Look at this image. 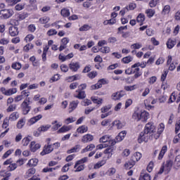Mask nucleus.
<instances>
[{"instance_id":"obj_53","label":"nucleus","mask_w":180,"mask_h":180,"mask_svg":"<svg viewBox=\"0 0 180 180\" xmlns=\"http://www.w3.org/2000/svg\"><path fill=\"white\" fill-rule=\"evenodd\" d=\"M15 11H22L25 9V4H18L15 6Z\"/></svg>"},{"instance_id":"obj_41","label":"nucleus","mask_w":180,"mask_h":180,"mask_svg":"<svg viewBox=\"0 0 180 180\" xmlns=\"http://www.w3.org/2000/svg\"><path fill=\"white\" fill-rule=\"evenodd\" d=\"M32 139H30V136L24 138L22 140V146H24V147H26L27 146H29V143H30Z\"/></svg>"},{"instance_id":"obj_49","label":"nucleus","mask_w":180,"mask_h":180,"mask_svg":"<svg viewBox=\"0 0 180 180\" xmlns=\"http://www.w3.org/2000/svg\"><path fill=\"white\" fill-rule=\"evenodd\" d=\"M18 168V164L11 163L7 168L8 171H15V169Z\"/></svg>"},{"instance_id":"obj_31","label":"nucleus","mask_w":180,"mask_h":180,"mask_svg":"<svg viewBox=\"0 0 180 180\" xmlns=\"http://www.w3.org/2000/svg\"><path fill=\"white\" fill-rule=\"evenodd\" d=\"M173 162L171 160H169L166 161V164L165 168L167 169V171H171V168H172Z\"/></svg>"},{"instance_id":"obj_39","label":"nucleus","mask_w":180,"mask_h":180,"mask_svg":"<svg viewBox=\"0 0 180 180\" xmlns=\"http://www.w3.org/2000/svg\"><path fill=\"white\" fill-rule=\"evenodd\" d=\"M175 44H176V42L175 41L172 39H169L167 42V49H172V47H174Z\"/></svg>"},{"instance_id":"obj_19","label":"nucleus","mask_w":180,"mask_h":180,"mask_svg":"<svg viewBox=\"0 0 180 180\" xmlns=\"http://www.w3.org/2000/svg\"><path fill=\"white\" fill-rule=\"evenodd\" d=\"M136 165V162L134 160L130 159V160L124 164V167L126 169H131V168H133Z\"/></svg>"},{"instance_id":"obj_6","label":"nucleus","mask_w":180,"mask_h":180,"mask_svg":"<svg viewBox=\"0 0 180 180\" xmlns=\"http://www.w3.org/2000/svg\"><path fill=\"white\" fill-rule=\"evenodd\" d=\"M20 106L22 115H27L32 109V107L26 101L22 102Z\"/></svg>"},{"instance_id":"obj_45","label":"nucleus","mask_w":180,"mask_h":180,"mask_svg":"<svg viewBox=\"0 0 180 180\" xmlns=\"http://www.w3.org/2000/svg\"><path fill=\"white\" fill-rule=\"evenodd\" d=\"M39 22L42 25H44L46 23H49V22H50V18L49 17H46V16L42 17V18H39Z\"/></svg>"},{"instance_id":"obj_20","label":"nucleus","mask_w":180,"mask_h":180,"mask_svg":"<svg viewBox=\"0 0 180 180\" xmlns=\"http://www.w3.org/2000/svg\"><path fill=\"white\" fill-rule=\"evenodd\" d=\"M78 103H79V101L78 100L73 101L70 103V109H72V110L69 111L70 113H71L72 110H75V109H77V107L78 106Z\"/></svg>"},{"instance_id":"obj_35","label":"nucleus","mask_w":180,"mask_h":180,"mask_svg":"<svg viewBox=\"0 0 180 180\" xmlns=\"http://www.w3.org/2000/svg\"><path fill=\"white\" fill-rule=\"evenodd\" d=\"M17 119H19V115L18 112H14L10 115L8 120H17Z\"/></svg>"},{"instance_id":"obj_9","label":"nucleus","mask_w":180,"mask_h":180,"mask_svg":"<svg viewBox=\"0 0 180 180\" xmlns=\"http://www.w3.org/2000/svg\"><path fill=\"white\" fill-rule=\"evenodd\" d=\"M70 43V39L67 37H64L61 39L60 46L59 47V51H63L65 49H67V44Z\"/></svg>"},{"instance_id":"obj_54","label":"nucleus","mask_w":180,"mask_h":180,"mask_svg":"<svg viewBox=\"0 0 180 180\" xmlns=\"http://www.w3.org/2000/svg\"><path fill=\"white\" fill-rule=\"evenodd\" d=\"M101 53H108L110 52V48L109 46H103L101 48Z\"/></svg>"},{"instance_id":"obj_24","label":"nucleus","mask_w":180,"mask_h":180,"mask_svg":"<svg viewBox=\"0 0 180 180\" xmlns=\"http://www.w3.org/2000/svg\"><path fill=\"white\" fill-rule=\"evenodd\" d=\"M136 20H137L138 23H141L140 26H141V25H143V22H144V20H146V15H144V14H143V13H140L137 16Z\"/></svg>"},{"instance_id":"obj_32","label":"nucleus","mask_w":180,"mask_h":180,"mask_svg":"<svg viewBox=\"0 0 180 180\" xmlns=\"http://www.w3.org/2000/svg\"><path fill=\"white\" fill-rule=\"evenodd\" d=\"M34 174H36V169L31 168L27 171L26 176L27 178H30V176H32V175H34Z\"/></svg>"},{"instance_id":"obj_14","label":"nucleus","mask_w":180,"mask_h":180,"mask_svg":"<svg viewBox=\"0 0 180 180\" xmlns=\"http://www.w3.org/2000/svg\"><path fill=\"white\" fill-rule=\"evenodd\" d=\"M110 141H115L114 139L112 140V136L110 135H104L100 139V143H109L110 144Z\"/></svg>"},{"instance_id":"obj_15","label":"nucleus","mask_w":180,"mask_h":180,"mask_svg":"<svg viewBox=\"0 0 180 180\" xmlns=\"http://www.w3.org/2000/svg\"><path fill=\"white\" fill-rule=\"evenodd\" d=\"M41 117H43V115H38L35 117H32L29 120V125L32 126V124H34V123H37V122H39V120H40V119H41Z\"/></svg>"},{"instance_id":"obj_58","label":"nucleus","mask_w":180,"mask_h":180,"mask_svg":"<svg viewBox=\"0 0 180 180\" xmlns=\"http://www.w3.org/2000/svg\"><path fill=\"white\" fill-rule=\"evenodd\" d=\"M25 126V121L23 120H20L17 123L18 129H22Z\"/></svg>"},{"instance_id":"obj_4","label":"nucleus","mask_w":180,"mask_h":180,"mask_svg":"<svg viewBox=\"0 0 180 180\" xmlns=\"http://www.w3.org/2000/svg\"><path fill=\"white\" fill-rule=\"evenodd\" d=\"M126 131H122L120 132L119 134L115 137L114 141H110V143L112 144V146H115L116 143L122 141L124 139V137H126Z\"/></svg>"},{"instance_id":"obj_23","label":"nucleus","mask_w":180,"mask_h":180,"mask_svg":"<svg viewBox=\"0 0 180 180\" xmlns=\"http://www.w3.org/2000/svg\"><path fill=\"white\" fill-rule=\"evenodd\" d=\"M167 150H168V148L167 147V146H164L160 153H159V156H158V160H161L162 158H164V155H165V153H167Z\"/></svg>"},{"instance_id":"obj_63","label":"nucleus","mask_w":180,"mask_h":180,"mask_svg":"<svg viewBox=\"0 0 180 180\" xmlns=\"http://www.w3.org/2000/svg\"><path fill=\"white\" fill-rule=\"evenodd\" d=\"M51 9V7L50 6H45L41 8V11L43 13H46V12H49V11H50Z\"/></svg>"},{"instance_id":"obj_61","label":"nucleus","mask_w":180,"mask_h":180,"mask_svg":"<svg viewBox=\"0 0 180 180\" xmlns=\"http://www.w3.org/2000/svg\"><path fill=\"white\" fill-rule=\"evenodd\" d=\"M34 46L32 44H28L24 46V51H29V50H32Z\"/></svg>"},{"instance_id":"obj_47","label":"nucleus","mask_w":180,"mask_h":180,"mask_svg":"<svg viewBox=\"0 0 180 180\" xmlns=\"http://www.w3.org/2000/svg\"><path fill=\"white\" fill-rule=\"evenodd\" d=\"M20 1L22 0H6V2L11 6H13V5H16L18 2H20Z\"/></svg>"},{"instance_id":"obj_52","label":"nucleus","mask_w":180,"mask_h":180,"mask_svg":"<svg viewBox=\"0 0 180 180\" xmlns=\"http://www.w3.org/2000/svg\"><path fill=\"white\" fill-rule=\"evenodd\" d=\"M169 11H171V7L168 5L165 6L162 10L163 15H167V13H169Z\"/></svg>"},{"instance_id":"obj_30","label":"nucleus","mask_w":180,"mask_h":180,"mask_svg":"<svg viewBox=\"0 0 180 180\" xmlns=\"http://www.w3.org/2000/svg\"><path fill=\"white\" fill-rule=\"evenodd\" d=\"M50 127H51V125H49V124L42 125L38 128V131L39 133H41V131H47V130H49Z\"/></svg>"},{"instance_id":"obj_34","label":"nucleus","mask_w":180,"mask_h":180,"mask_svg":"<svg viewBox=\"0 0 180 180\" xmlns=\"http://www.w3.org/2000/svg\"><path fill=\"white\" fill-rule=\"evenodd\" d=\"M88 162V158L85 157L84 158H82L80 160H78L76 164L75 165L74 168H77V167H78V165H81V164H84V162Z\"/></svg>"},{"instance_id":"obj_43","label":"nucleus","mask_w":180,"mask_h":180,"mask_svg":"<svg viewBox=\"0 0 180 180\" xmlns=\"http://www.w3.org/2000/svg\"><path fill=\"white\" fill-rule=\"evenodd\" d=\"M146 13L148 18H153V15H155V11L153 9H148L146 11Z\"/></svg>"},{"instance_id":"obj_64","label":"nucleus","mask_w":180,"mask_h":180,"mask_svg":"<svg viewBox=\"0 0 180 180\" xmlns=\"http://www.w3.org/2000/svg\"><path fill=\"white\" fill-rule=\"evenodd\" d=\"M180 130V120H179L176 123V127H175V133L178 134V131Z\"/></svg>"},{"instance_id":"obj_51","label":"nucleus","mask_w":180,"mask_h":180,"mask_svg":"<svg viewBox=\"0 0 180 180\" xmlns=\"http://www.w3.org/2000/svg\"><path fill=\"white\" fill-rule=\"evenodd\" d=\"M59 79H60V75L56 74V75H55L53 77H52L50 79L49 82H50L51 83H52V82H56V81H58Z\"/></svg>"},{"instance_id":"obj_3","label":"nucleus","mask_w":180,"mask_h":180,"mask_svg":"<svg viewBox=\"0 0 180 180\" xmlns=\"http://www.w3.org/2000/svg\"><path fill=\"white\" fill-rule=\"evenodd\" d=\"M13 15V11L11 9L0 10V19H9Z\"/></svg>"},{"instance_id":"obj_36","label":"nucleus","mask_w":180,"mask_h":180,"mask_svg":"<svg viewBox=\"0 0 180 180\" xmlns=\"http://www.w3.org/2000/svg\"><path fill=\"white\" fill-rule=\"evenodd\" d=\"M66 79H70L71 82L72 81H78V79H81V75H75L73 76H70L68 77H67Z\"/></svg>"},{"instance_id":"obj_59","label":"nucleus","mask_w":180,"mask_h":180,"mask_svg":"<svg viewBox=\"0 0 180 180\" xmlns=\"http://www.w3.org/2000/svg\"><path fill=\"white\" fill-rule=\"evenodd\" d=\"M48 36H54L57 34V30L54 29H51L47 32Z\"/></svg>"},{"instance_id":"obj_18","label":"nucleus","mask_w":180,"mask_h":180,"mask_svg":"<svg viewBox=\"0 0 180 180\" xmlns=\"http://www.w3.org/2000/svg\"><path fill=\"white\" fill-rule=\"evenodd\" d=\"M92 140H94V136L91 134H86L82 139V143H89V141H92Z\"/></svg>"},{"instance_id":"obj_8","label":"nucleus","mask_w":180,"mask_h":180,"mask_svg":"<svg viewBox=\"0 0 180 180\" xmlns=\"http://www.w3.org/2000/svg\"><path fill=\"white\" fill-rule=\"evenodd\" d=\"M54 150L53 148V145H45L44 147V150L41 152V155H46V154H50Z\"/></svg>"},{"instance_id":"obj_48","label":"nucleus","mask_w":180,"mask_h":180,"mask_svg":"<svg viewBox=\"0 0 180 180\" xmlns=\"http://www.w3.org/2000/svg\"><path fill=\"white\" fill-rule=\"evenodd\" d=\"M146 65H147V63H136L132 65V68H136L137 67H141V68H146Z\"/></svg>"},{"instance_id":"obj_22","label":"nucleus","mask_w":180,"mask_h":180,"mask_svg":"<svg viewBox=\"0 0 180 180\" xmlns=\"http://www.w3.org/2000/svg\"><path fill=\"white\" fill-rule=\"evenodd\" d=\"M81 150V145H76L75 147L67 151L68 154H72V153H78Z\"/></svg>"},{"instance_id":"obj_44","label":"nucleus","mask_w":180,"mask_h":180,"mask_svg":"<svg viewBox=\"0 0 180 180\" xmlns=\"http://www.w3.org/2000/svg\"><path fill=\"white\" fill-rule=\"evenodd\" d=\"M16 108H17L16 104H11L6 109V112H15V110H16Z\"/></svg>"},{"instance_id":"obj_42","label":"nucleus","mask_w":180,"mask_h":180,"mask_svg":"<svg viewBox=\"0 0 180 180\" xmlns=\"http://www.w3.org/2000/svg\"><path fill=\"white\" fill-rule=\"evenodd\" d=\"M11 68H13V70H20V68H22V64H20V63H18V62L14 63L12 64Z\"/></svg>"},{"instance_id":"obj_40","label":"nucleus","mask_w":180,"mask_h":180,"mask_svg":"<svg viewBox=\"0 0 180 180\" xmlns=\"http://www.w3.org/2000/svg\"><path fill=\"white\" fill-rule=\"evenodd\" d=\"M124 89L125 91H127L128 92L134 91V89H137V85L134 84L132 86H125Z\"/></svg>"},{"instance_id":"obj_38","label":"nucleus","mask_w":180,"mask_h":180,"mask_svg":"<svg viewBox=\"0 0 180 180\" xmlns=\"http://www.w3.org/2000/svg\"><path fill=\"white\" fill-rule=\"evenodd\" d=\"M122 61L124 64H129V63H131V61H133V57L126 56L122 59Z\"/></svg>"},{"instance_id":"obj_55","label":"nucleus","mask_w":180,"mask_h":180,"mask_svg":"<svg viewBox=\"0 0 180 180\" xmlns=\"http://www.w3.org/2000/svg\"><path fill=\"white\" fill-rule=\"evenodd\" d=\"M23 99H25V97H23L22 94H20L14 98V102H15V103H18V102H20V101H22Z\"/></svg>"},{"instance_id":"obj_60","label":"nucleus","mask_w":180,"mask_h":180,"mask_svg":"<svg viewBox=\"0 0 180 180\" xmlns=\"http://www.w3.org/2000/svg\"><path fill=\"white\" fill-rule=\"evenodd\" d=\"M8 126H9V119L6 118L4 120L2 127H3V129H6L8 127Z\"/></svg>"},{"instance_id":"obj_2","label":"nucleus","mask_w":180,"mask_h":180,"mask_svg":"<svg viewBox=\"0 0 180 180\" xmlns=\"http://www.w3.org/2000/svg\"><path fill=\"white\" fill-rule=\"evenodd\" d=\"M150 114L146 111H135L132 115V119L136 120L137 122L141 120V122H147Z\"/></svg>"},{"instance_id":"obj_62","label":"nucleus","mask_w":180,"mask_h":180,"mask_svg":"<svg viewBox=\"0 0 180 180\" xmlns=\"http://www.w3.org/2000/svg\"><path fill=\"white\" fill-rule=\"evenodd\" d=\"M92 103V102L91 101V100H88V99H85L84 101H83V102H82V105H83V106H89V105H91Z\"/></svg>"},{"instance_id":"obj_7","label":"nucleus","mask_w":180,"mask_h":180,"mask_svg":"<svg viewBox=\"0 0 180 180\" xmlns=\"http://www.w3.org/2000/svg\"><path fill=\"white\" fill-rule=\"evenodd\" d=\"M123 96H124V92L123 91H117L112 94L111 98L112 99V101H119V99L123 98Z\"/></svg>"},{"instance_id":"obj_37","label":"nucleus","mask_w":180,"mask_h":180,"mask_svg":"<svg viewBox=\"0 0 180 180\" xmlns=\"http://www.w3.org/2000/svg\"><path fill=\"white\" fill-rule=\"evenodd\" d=\"M60 15L63 16L64 18H68L70 16V10L63 8L60 11Z\"/></svg>"},{"instance_id":"obj_56","label":"nucleus","mask_w":180,"mask_h":180,"mask_svg":"<svg viewBox=\"0 0 180 180\" xmlns=\"http://www.w3.org/2000/svg\"><path fill=\"white\" fill-rule=\"evenodd\" d=\"M174 165L179 168L180 167V155H177L174 160Z\"/></svg>"},{"instance_id":"obj_1","label":"nucleus","mask_w":180,"mask_h":180,"mask_svg":"<svg viewBox=\"0 0 180 180\" xmlns=\"http://www.w3.org/2000/svg\"><path fill=\"white\" fill-rule=\"evenodd\" d=\"M154 133H155V126H154L153 122H148L146 124L143 131L140 133L138 138V143L139 144H141L143 141L148 143V140H153Z\"/></svg>"},{"instance_id":"obj_26","label":"nucleus","mask_w":180,"mask_h":180,"mask_svg":"<svg viewBox=\"0 0 180 180\" xmlns=\"http://www.w3.org/2000/svg\"><path fill=\"white\" fill-rule=\"evenodd\" d=\"M1 176H4V179L2 180H8L9 177L12 174L11 172L6 173L5 171H1L0 172Z\"/></svg>"},{"instance_id":"obj_12","label":"nucleus","mask_w":180,"mask_h":180,"mask_svg":"<svg viewBox=\"0 0 180 180\" xmlns=\"http://www.w3.org/2000/svg\"><path fill=\"white\" fill-rule=\"evenodd\" d=\"M69 68L74 72H77V71L81 68V65H79V63L78 62H73L69 64Z\"/></svg>"},{"instance_id":"obj_29","label":"nucleus","mask_w":180,"mask_h":180,"mask_svg":"<svg viewBox=\"0 0 180 180\" xmlns=\"http://www.w3.org/2000/svg\"><path fill=\"white\" fill-rule=\"evenodd\" d=\"M16 92H18V89L16 88L9 89L6 91V96H11V95H13L16 94Z\"/></svg>"},{"instance_id":"obj_10","label":"nucleus","mask_w":180,"mask_h":180,"mask_svg":"<svg viewBox=\"0 0 180 180\" xmlns=\"http://www.w3.org/2000/svg\"><path fill=\"white\" fill-rule=\"evenodd\" d=\"M8 32L10 36L12 37H15V36H18V34H19V30L16 26L10 27L8 29Z\"/></svg>"},{"instance_id":"obj_27","label":"nucleus","mask_w":180,"mask_h":180,"mask_svg":"<svg viewBox=\"0 0 180 180\" xmlns=\"http://www.w3.org/2000/svg\"><path fill=\"white\" fill-rule=\"evenodd\" d=\"M38 163H39V160L34 158L29 160L27 165H29L30 167H36Z\"/></svg>"},{"instance_id":"obj_17","label":"nucleus","mask_w":180,"mask_h":180,"mask_svg":"<svg viewBox=\"0 0 180 180\" xmlns=\"http://www.w3.org/2000/svg\"><path fill=\"white\" fill-rule=\"evenodd\" d=\"M146 172V170H142L141 175L139 176V180H151V176Z\"/></svg>"},{"instance_id":"obj_13","label":"nucleus","mask_w":180,"mask_h":180,"mask_svg":"<svg viewBox=\"0 0 180 180\" xmlns=\"http://www.w3.org/2000/svg\"><path fill=\"white\" fill-rule=\"evenodd\" d=\"M40 147H41L40 144L36 143L35 141H32L30 145V148L32 153H36V151H37Z\"/></svg>"},{"instance_id":"obj_5","label":"nucleus","mask_w":180,"mask_h":180,"mask_svg":"<svg viewBox=\"0 0 180 180\" xmlns=\"http://www.w3.org/2000/svg\"><path fill=\"white\" fill-rule=\"evenodd\" d=\"M111 143L108 145V147L104 150V154H105V157L107 160H109L112 155H113V151H115V147Z\"/></svg>"},{"instance_id":"obj_16","label":"nucleus","mask_w":180,"mask_h":180,"mask_svg":"<svg viewBox=\"0 0 180 180\" xmlns=\"http://www.w3.org/2000/svg\"><path fill=\"white\" fill-rule=\"evenodd\" d=\"M112 126H115V127H117V129H123V127L126 126V124L120 122V120H115L112 122Z\"/></svg>"},{"instance_id":"obj_25","label":"nucleus","mask_w":180,"mask_h":180,"mask_svg":"<svg viewBox=\"0 0 180 180\" xmlns=\"http://www.w3.org/2000/svg\"><path fill=\"white\" fill-rule=\"evenodd\" d=\"M95 148V145L94 143H91L90 145L87 146L85 148L82 149V153H87V151H92Z\"/></svg>"},{"instance_id":"obj_57","label":"nucleus","mask_w":180,"mask_h":180,"mask_svg":"<svg viewBox=\"0 0 180 180\" xmlns=\"http://www.w3.org/2000/svg\"><path fill=\"white\" fill-rule=\"evenodd\" d=\"M141 47H143L141 44H139V43L134 44L131 45V49H134V50L141 49Z\"/></svg>"},{"instance_id":"obj_11","label":"nucleus","mask_w":180,"mask_h":180,"mask_svg":"<svg viewBox=\"0 0 180 180\" xmlns=\"http://www.w3.org/2000/svg\"><path fill=\"white\" fill-rule=\"evenodd\" d=\"M76 94H74V97L77 98V99H85V98H86L85 91H81V89L76 90Z\"/></svg>"},{"instance_id":"obj_50","label":"nucleus","mask_w":180,"mask_h":180,"mask_svg":"<svg viewBox=\"0 0 180 180\" xmlns=\"http://www.w3.org/2000/svg\"><path fill=\"white\" fill-rule=\"evenodd\" d=\"M75 120H77V119L74 118L73 117H70L67 118L65 120V123L66 124H70V123H74V122H75Z\"/></svg>"},{"instance_id":"obj_21","label":"nucleus","mask_w":180,"mask_h":180,"mask_svg":"<svg viewBox=\"0 0 180 180\" xmlns=\"http://www.w3.org/2000/svg\"><path fill=\"white\" fill-rule=\"evenodd\" d=\"M141 153L139 152H136L135 153L132 157L131 158V159L134 161L135 162H137V161H140V160L141 159Z\"/></svg>"},{"instance_id":"obj_33","label":"nucleus","mask_w":180,"mask_h":180,"mask_svg":"<svg viewBox=\"0 0 180 180\" xmlns=\"http://www.w3.org/2000/svg\"><path fill=\"white\" fill-rule=\"evenodd\" d=\"M77 133H86V131H88V127L83 125L79 127L77 129Z\"/></svg>"},{"instance_id":"obj_28","label":"nucleus","mask_w":180,"mask_h":180,"mask_svg":"<svg viewBox=\"0 0 180 180\" xmlns=\"http://www.w3.org/2000/svg\"><path fill=\"white\" fill-rule=\"evenodd\" d=\"M70 130H71V127H68V126H63L61 128H60L58 129V131H57L58 134L60 133H65L67 131H70Z\"/></svg>"},{"instance_id":"obj_46","label":"nucleus","mask_w":180,"mask_h":180,"mask_svg":"<svg viewBox=\"0 0 180 180\" xmlns=\"http://www.w3.org/2000/svg\"><path fill=\"white\" fill-rule=\"evenodd\" d=\"M91 29V26H89V25H84L83 26H82L79 30V32H86L87 30H89Z\"/></svg>"}]
</instances>
